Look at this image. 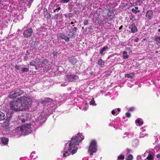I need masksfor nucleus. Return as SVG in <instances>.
<instances>
[{"label": "nucleus", "mask_w": 160, "mask_h": 160, "mask_svg": "<svg viewBox=\"0 0 160 160\" xmlns=\"http://www.w3.org/2000/svg\"><path fill=\"white\" fill-rule=\"evenodd\" d=\"M29 103H30V99L26 96H22L11 102L10 105L13 110L22 111L28 108Z\"/></svg>", "instance_id": "obj_1"}, {"label": "nucleus", "mask_w": 160, "mask_h": 160, "mask_svg": "<svg viewBox=\"0 0 160 160\" xmlns=\"http://www.w3.org/2000/svg\"><path fill=\"white\" fill-rule=\"evenodd\" d=\"M84 139V136L80 133L78 134L77 136L72 137L69 144V151L70 152L72 148H74L76 145H78L79 143Z\"/></svg>", "instance_id": "obj_2"}, {"label": "nucleus", "mask_w": 160, "mask_h": 160, "mask_svg": "<svg viewBox=\"0 0 160 160\" xmlns=\"http://www.w3.org/2000/svg\"><path fill=\"white\" fill-rule=\"evenodd\" d=\"M31 124H26L17 128L15 129V131L19 134L25 136L31 133Z\"/></svg>", "instance_id": "obj_3"}, {"label": "nucleus", "mask_w": 160, "mask_h": 160, "mask_svg": "<svg viewBox=\"0 0 160 160\" xmlns=\"http://www.w3.org/2000/svg\"><path fill=\"white\" fill-rule=\"evenodd\" d=\"M97 142L95 140H92L89 145L88 152L90 155H92L93 153L97 152Z\"/></svg>", "instance_id": "obj_4"}, {"label": "nucleus", "mask_w": 160, "mask_h": 160, "mask_svg": "<svg viewBox=\"0 0 160 160\" xmlns=\"http://www.w3.org/2000/svg\"><path fill=\"white\" fill-rule=\"evenodd\" d=\"M66 79L67 81L71 82L78 80L79 77L77 75L70 74L66 75Z\"/></svg>", "instance_id": "obj_5"}, {"label": "nucleus", "mask_w": 160, "mask_h": 160, "mask_svg": "<svg viewBox=\"0 0 160 160\" xmlns=\"http://www.w3.org/2000/svg\"><path fill=\"white\" fill-rule=\"evenodd\" d=\"M33 30L31 28H29L24 31L23 35L26 38H28L31 37L32 33Z\"/></svg>", "instance_id": "obj_6"}, {"label": "nucleus", "mask_w": 160, "mask_h": 160, "mask_svg": "<svg viewBox=\"0 0 160 160\" xmlns=\"http://www.w3.org/2000/svg\"><path fill=\"white\" fill-rule=\"evenodd\" d=\"M78 30V28L76 27H74L72 30H69V33L68 35L69 36L70 38H74L75 37L76 33Z\"/></svg>", "instance_id": "obj_7"}, {"label": "nucleus", "mask_w": 160, "mask_h": 160, "mask_svg": "<svg viewBox=\"0 0 160 160\" xmlns=\"http://www.w3.org/2000/svg\"><path fill=\"white\" fill-rule=\"evenodd\" d=\"M68 60L71 64L73 65H75L78 61L75 56H72L69 57L68 58Z\"/></svg>", "instance_id": "obj_8"}, {"label": "nucleus", "mask_w": 160, "mask_h": 160, "mask_svg": "<svg viewBox=\"0 0 160 160\" xmlns=\"http://www.w3.org/2000/svg\"><path fill=\"white\" fill-rule=\"evenodd\" d=\"M153 12L152 10H148L146 13V17L148 19L151 20L153 17Z\"/></svg>", "instance_id": "obj_9"}, {"label": "nucleus", "mask_w": 160, "mask_h": 160, "mask_svg": "<svg viewBox=\"0 0 160 160\" xmlns=\"http://www.w3.org/2000/svg\"><path fill=\"white\" fill-rule=\"evenodd\" d=\"M110 13L109 12L107 13V15L106 16V19H107L110 21L114 20L115 18V15L114 14H110Z\"/></svg>", "instance_id": "obj_10"}, {"label": "nucleus", "mask_w": 160, "mask_h": 160, "mask_svg": "<svg viewBox=\"0 0 160 160\" xmlns=\"http://www.w3.org/2000/svg\"><path fill=\"white\" fill-rule=\"evenodd\" d=\"M18 96L16 90L10 92L9 94V97L12 99L15 98Z\"/></svg>", "instance_id": "obj_11"}, {"label": "nucleus", "mask_w": 160, "mask_h": 160, "mask_svg": "<svg viewBox=\"0 0 160 160\" xmlns=\"http://www.w3.org/2000/svg\"><path fill=\"white\" fill-rule=\"evenodd\" d=\"M44 16L45 18H50L51 17V14L48 12L47 9L44 8Z\"/></svg>", "instance_id": "obj_12"}, {"label": "nucleus", "mask_w": 160, "mask_h": 160, "mask_svg": "<svg viewBox=\"0 0 160 160\" xmlns=\"http://www.w3.org/2000/svg\"><path fill=\"white\" fill-rule=\"evenodd\" d=\"M59 37L63 39H64L66 42H69L70 41L69 38L62 33H60Z\"/></svg>", "instance_id": "obj_13"}, {"label": "nucleus", "mask_w": 160, "mask_h": 160, "mask_svg": "<svg viewBox=\"0 0 160 160\" xmlns=\"http://www.w3.org/2000/svg\"><path fill=\"white\" fill-rule=\"evenodd\" d=\"M52 99L50 98H45L41 101L42 104H46L50 102H52Z\"/></svg>", "instance_id": "obj_14"}, {"label": "nucleus", "mask_w": 160, "mask_h": 160, "mask_svg": "<svg viewBox=\"0 0 160 160\" xmlns=\"http://www.w3.org/2000/svg\"><path fill=\"white\" fill-rule=\"evenodd\" d=\"M131 32L132 33H134L137 32L138 31L137 28L136 27L134 23H133L130 27Z\"/></svg>", "instance_id": "obj_15"}, {"label": "nucleus", "mask_w": 160, "mask_h": 160, "mask_svg": "<svg viewBox=\"0 0 160 160\" xmlns=\"http://www.w3.org/2000/svg\"><path fill=\"white\" fill-rule=\"evenodd\" d=\"M155 41H156V43L158 46H160V36H156L155 37Z\"/></svg>", "instance_id": "obj_16"}, {"label": "nucleus", "mask_w": 160, "mask_h": 160, "mask_svg": "<svg viewBox=\"0 0 160 160\" xmlns=\"http://www.w3.org/2000/svg\"><path fill=\"white\" fill-rule=\"evenodd\" d=\"M16 90L18 96L22 95L24 93V91L22 89H18Z\"/></svg>", "instance_id": "obj_17"}, {"label": "nucleus", "mask_w": 160, "mask_h": 160, "mask_svg": "<svg viewBox=\"0 0 160 160\" xmlns=\"http://www.w3.org/2000/svg\"><path fill=\"white\" fill-rule=\"evenodd\" d=\"M125 76L128 78L132 79L134 77V75L133 73H131L129 74H125Z\"/></svg>", "instance_id": "obj_18"}, {"label": "nucleus", "mask_w": 160, "mask_h": 160, "mask_svg": "<svg viewBox=\"0 0 160 160\" xmlns=\"http://www.w3.org/2000/svg\"><path fill=\"white\" fill-rule=\"evenodd\" d=\"M2 143L4 145H6L8 144V138H2Z\"/></svg>", "instance_id": "obj_19"}, {"label": "nucleus", "mask_w": 160, "mask_h": 160, "mask_svg": "<svg viewBox=\"0 0 160 160\" xmlns=\"http://www.w3.org/2000/svg\"><path fill=\"white\" fill-rule=\"evenodd\" d=\"M5 118V116L4 113L0 111V121L4 120Z\"/></svg>", "instance_id": "obj_20"}, {"label": "nucleus", "mask_w": 160, "mask_h": 160, "mask_svg": "<svg viewBox=\"0 0 160 160\" xmlns=\"http://www.w3.org/2000/svg\"><path fill=\"white\" fill-rule=\"evenodd\" d=\"M98 63L99 66L101 67L104 64L105 62L102 59H100L98 60Z\"/></svg>", "instance_id": "obj_21"}, {"label": "nucleus", "mask_w": 160, "mask_h": 160, "mask_svg": "<svg viewBox=\"0 0 160 160\" xmlns=\"http://www.w3.org/2000/svg\"><path fill=\"white\" fill-rule=\"evenodd\" d=\"M62 15L61 13H58L55 15V17L56 18V19L58 20L62 18Z\"/></svg>", "instance_id": "obj_22"}, {"label": "nucleus", "mask_w": 160, "mask_h": 160, "mask_svg": "<svg viewBox=\"0 0 160 160\" xmlns=\"http://www.w3.org/2000/svg\"><path fill=\"white\" fill-rule=\"evenodd\" d=\"M135 122L138 123L139 126H141L142 125L143 123V122L142 121H140V120L139 119L135 120Z\"/></svg>", "instance_id": "obj_23"}, {"label": "nucleus", "mask_w": 160, "mask_h": 160, "mask_svg": "<svg viewBox=\"0 0 160 160\" xmlns=\"http://www.w3.org/2000/svg\"><path fill=\"white\" fill-rule=\"evenodd\" d=\"M29 71V68H21V73H22L25 72H27Z\"/></svg>", "instance_id": "obj_24"}, {"label": "nucleus", "mask_w": 160, "mask_h": 160, "mask_svg": "<svg viewBox=\"0 0 160 160\" xmlns=\"http://www.w3.org/2000/svg\"><path fill=\"white\" fill-rule=\"evenodd\" d=\"M105 19H104L102 20L101 19L99 18L98 20V23L99 25H102L104 24V21H105Z\"/></svg>", "instance_id": "obj_25"}, {"label": "nucleus", "mask_w": 160, "mask_h": 160, "mask_svg": "<svg viewBox=\"0 0 160 160\" xmlns=\"http://www.w3.org/2000/svg\"><path fill=\"white\" fill-rule=\"evenodd\" d=\"M108 49V47L107 46H104L103 48L101 49L100 51V54L101 55H102L103 54V52L105 50Z\"/></svg>", "instance_id": "obj_26"}, {"label": "nucleus", "mask_w": 160, "mask_h": 160, "mask_svg": "<svg viewBox=\"0 0 160 160\" xmlns=\"http://www.w3.org/2000/svg\"><path fill=\"white\" fill-rule=\"evenodd\" d=\"M123 58L124 59L127 58L129 57V56L128 55H127V52L126 51H124V52H123Z\"/></svg>", "instance_id": "obj_27"}, {"label": "nucleus", "mask_w": 160, "mask_h": 160, "mask_svg": "<svg viewBox=\"0 0 160 160\" xmlns=\"http://www.w3.org/2000/svg\"><path fill=\"white\" fill-rule=\"evenodd\" d=\"M147 159L148 160H153V157L152 155L151 154H149L147 157Z\"/></svg>", "instance_id": "obj_28"}, {"label": "nucleus", "mask_w": 160, "mask_h": 160, "mask_svg": "<svg viewBox=\"0 0 160 160\" xmlns=\"http://www.w3.org/2000/svg\"><path fill=\"white\" fill-rule=\"evenodd\" d=\"M36 62L34 60H32L30 63V65L32 66H33L35 67H36Z\"/></svg>", "instance_id": "obj_29"}, {"label": "nucleus", "mask_w": 160, "mask_h": 160, "mask_svg": "<svg viewBox=\"0 0 160 160\" xmlns=\"http://www.w3.org/2000/svg\"><path fill=\"white\" fill-rule=\"evenodd\" d=\"M77 149L75 148V147L74 148H73L71 150V153H72V154H73L77 152Z\"/></svg>", "instance_id": "obj_30"}, {"label": "nucleus", "mask_w": 160, "mask_h": 160, "mask_svg": "<svg viewBox=\"0 0 160 160\" xmlns=\"http://www.w3.org/2000/svg\"><path fill=\"white\" fill-rule=\"evenodd\" d=\"M118 159L123 160H124L125 158V157L124 155L122 154L118 156Z\"/></svg>", "instance_id": "obj_31"}, {"label": "nucleus", "mask_w": 160, "mask_h": 160, "mask_svg": "<svg viewBox=\"0 0 160 160\" xmlns=\"http://www.w3.org/2000/svg\"><path fill=\"white\" fill-rule=\"evenodd\" d=\"M95 103V101L94 100V98H92L91 100L89 102V104L91 105H94Z\"/></svg>", "instance_id": "obj_32"}, {"label": "nucleus", "mask_w": 160, "mask_h": 160, "mask_svg": "<svg viewBox=\"0 0 160 160\" xmlns=\"http://www.w3.org/2000/svg\"><path fill=\"white\" fill-rule=\"evenodd\" d=\"M131 11L135 14H136L137 12H139L140 11V10H136L134 8L132 9Z\"/></svg>", "instance_id": "obj_33"}, {"label": "nucleus", "mask_w": 160, "mask_h": 160, "mask_svg": "<svg viewBox=\"0 0 160 160\" xmlns=\"http://www.w3.org/2000/svg\"><path fill=\"white\" fill-rule=\"evenodd\" d=\"M48 62V60L45 59L43 60L40 62L42 64L44 65L45 62L47 63Z\"/></svg>", "instance_id": "obj_34"}, {"label": "nucleus", "mask_w": 160, "mask_h": 160, "mask_svg": "<svg viewBox=\"0 0 160 160\" xmlns=\"http://www.w3.org/2000/svg\"><path fill=\"white\" fill-rule=\"evenodd\" d=\"M57 7V8L53 10L54 12H55L57 11L58 12V11L61 10V8L60 7L58 8H57V7Z\"/></svg>", "instance_id": "obj_35"}, {"label": "nucleus", "mask_w": 160, "mask_h": 160, "mask_svg": "<svg viewBox=\"0 0 160 160\" xmlns=\"http://www.w3.org/2000/svg\"><path fill=\"white\" fill-rule=\"evenodd\" d=\"M70 0H60V2L62 3H67L70 1Z\"/></svg>", "instance_id": "obj_36"}, {"label": "nucleus", "mask_w": 160, "mask_h": 160, "mask_svg": "<svg viewBox=\"0 0 160 160\" xmlns=\"http://www.w3.org/2000/svg\"><path fill=\"white\" fill-rule=\"evenodd\" d=\"M132 158L133 156L131 154H130L127 157L128 160H132Z\"/></svg>", "instance_id": "obj_37"}, {"label": "nucleus", "mask_w": 160, "mask_h": 160, "mask_svg": "<svg viewBox=\"0 0 160 160\" xmlns=\"http://www.w3.org/2000/svg\"><path fill=\"white\" fill-rule=\"evenodd\" d=\"M83 24L84 25H87L88 24V22L87 20H85L83 22Z\"/></svg>", "instance_id": "obj_38"}, {"label": "nucleus", "mask_w": 160, "mask_h": 160, "mask_svg": "<svg viewBox=\"0 0 160 160\" xmlns=\"http://www.w3.org/2000/svg\"><path fill=\"white\" fill-rule=\"evenodd\" d=\"M126 116L127 118H129L131 117V114L129 112H127L126 113Z\"/></svg>", "instance_id": "obj_39"}, {"label": "nucleus", "mask_w": 160, "mask_h": 160, "mask_svg": "<svg viewBox=\"0 0 160 160\" xmlns=\"http://www.w3.org/2000/svg\"><path fill=\"white\" fill-rule=\"evenodd\" d=\"M53 54L54 57H55V56H56L58 54L57 52L56 51H54L53 52Z\"/></svg>", "instance_id": "obj_40"}, {"label": "nucleus", "mask_w": 160, "mask_h": 160, "mask_svg": "<svg viewBox=\"0 0 160 160\" xmlns=\"http://www.w3.org/2000/svg\"><path fill=\"white\" fill-rule=\"evenodd\" d=\"M140 2H141V3H142V2L141 1V0H137L136 1V2L138 4L139 3V4H140Z\"/></svg>", "instance_id": "obj_41"}, {"label": "nucleus", "mask_w": 160, "mask_h": 160, "mask_svg": "<svg viewBox=\"0 0 160 160\" xmlns=\"http://www.w3.org/2000/svg\"><path fill=\"white\" fill-rule=\"evenodd\" d=\"M15 68L17 70H19L20 69L19 66L17 65H16L15 66Z\"/></svg>", "instance_id": "obj_42"}, {"label": "nucleus", "mask_w": 160, "mask_h": 160, "mask_svg": "<svg viewBox=\"0 0 160 160\" xmlns=\"http://www.w3.org/2000/svg\"><path fill=\"white\" fill-rule=\"evenodd\" d=\"M139 40V38H137L134 39V41L135 42H138Z\"/></svg>", "instance_id": "obj_43"}, {"label": "nucleus", "mask_w": 160, "mask_h": 160, "mask_svg": "<svg viewBox=\"0 0 160 160\" xmlns=\"http://www.w3.org/2000/svg\"><path fill=\"white\" fill-rule=\"evenodd\" d=\"M111 113L112 115H115V112L114 110H112V111H111Z\"/></svg>", "instance_id": "obj_44"}, {"label": "nucleus", "mask_w": 160, "mask_h": 160, "mask_svg": "<svg viewBox=\"0 0 160 160\" xmlns=\"http://www.w3.org/2000/svg\"><path fill=\"white\" fill-rule=\"evenodd\" d=\"M112 10H111L112 11V12H114V11H115V9L114 8V7H112Z\"/></svg>", "instance_id": "obj_45"}, {"label": "nucleus", "mask_w": 160, "mask_h": 160, "mask_svg": "<svg viewBox=\"0 0 160 160\" xmlns=\"http://www.w3.org/2000/svg\"><path fill=\"white\" fill-rule=\"evenodd\" d=\"M51 66H50V67H48V68L47 69V70H49L50 69H51Z\"/></svg>", "instance_id": "obj_46"}, {"label": "nucleus", "mask_w": 160, "mask_h": 160, "mask_svg": "<svg viewBox=\"0 0 160 160\" xmlns=\"http://www.w3.org/2000/svg\"><path fill=\"white\" fill-rule=\"evenodd\" d=\"M5 126L6 127L8 126L9 125V124H8V122L6 124V122H5Z\"/></svg>", "instance_id": "obj_47"}, {"label": "nucleus", "mask_w": 160, "mask_h": 160, "mask_svg": "<svg viewBox=\"0 0 160 160\" xmlns=\"http://www.w3.org/2000/svg\"><path fill=\"white\" fill-rule=\"evenodd\" d=\"M127 152L128 153H129L131 151V150L128 148L127 149Z\"/></svg>", "instance_id": "obj_48"}, {"label": "nucleus", "mask_w": 160, "mask_h": 160, "mask_svg": "<svg viewBox=\"0 0 160 160\" xmlns=\"http://www.w3.org/2000/svg\"><path fill=\"white\" fill-rule=\"evenodd\" d=\"M123 27V26H120V27H119V29L120 30Z\"/></svg>", "instance_id": "obj_49"}, {"label": "nucleus", "mask_w": 160, "mask_h": 160, "mask_svg": "<svg viewBox=\"0 0 160 160\" xmlns=\"http://www.w3.org/2000/svg\"><path fill=\"white\" fill-rule=\"evenodd\" d=\"M157 157L158 158H159L160 157V155L159 154H157Z\"/></svg>", "instance_id": "obj_50"}, {"label": "nucleus", "mask_w": 160, "mask_h": 160, "mask_svg": "<svg viewBox=\"0 0 160 160\" xmlns=\"http://www.w3.org/2000/svg\"><path fill=\"white\" fill-rule=\"evenodd\" d=\"M134 109V108H132L130 109V110L131 111H133V109Z\"/></svg>", "instance_id": "obj_51"}, {"label": "nucleus", "mask_w": 160, "mask_h": 160, "mask_svg": "<svg viewBox=\"0 0 160 160\" xmlns=\"http://www.w3.org/2000/svg\"><path fill=\"white\" fill-rule=\"evenodd\" d=\"M117 110L118 111V112H120V109L119 108H117Z\"/></svg>", "instance_id": "obj_52"}, {"label": "nucleus", "mask_w": 160, "mask_h": 160, "mask_svg": "<svg viewBox=\"0 0 160 160\" xmlns=\"http://www.w3.org/2000/svg\"><path fill=\"white\" fill-rule=\"evenodd\" d=\"M63 156L64 157H65L66 156V154L65 153H63Z\"/></svg>", "instance_id": "obj_53"}, {"label": "nucleus", "mask_w": 160, "mask_h": 160, "mask_svg": "<svg viewBox=\"0 0 160 160\" xmlns=\"http://www.w3.org/2000/svg\"><path fill=\"white\" fill-rule=\"evenodd\" d=\"M135 9L136 10V9H138V7H135Z\"/></svg>", "instance_id": "obj_54"}, {"label": "nucleus", "mask_w": 160, "mask_h": 160, "mask_svg": "<svg viewBox=\"0 0 160 160\" xmlns=\"http://www.w3.org/2000/svg\"><path fill=\"white\" fill-rule=\"evenodd\" d=\"M68 151L67 150L65 152L66 153H68Z\"/></svg>", "instance_id": "obj_55"}, {"label": "nucleus", "mask_w": 160, "mask_h": 160, "mask_svg": "<svg viewBox=\"0 0 160 160\" xmlns=\"http://www.w3.org/2000/svg\"><path fill=\"white\" fill-rule=\"evenodd\" d=\"M74 24V23L73 22H71L70 23V24L72 25H73Z\"/></svg>", "instance_id": "obj_56"}, {"label": "nucleus", "mask_w": 160, "mask_h": 160, "mask_svg": "<svg viewBox=\"0 0 160 160\" xmlns=\"http://www.w3.org/2000/svg\"><path fill=\"white\" fill-rule=\"evenodd\" d=\"M82 29H84V27H82Z\"/></svg>", "instance_id": "obj_57"}, {"label": "nucleus", "mask_w": 160, "mask_h": 160, "mask_svg": "<svg viewBox=\"0 0 160 160\" xmlns=\"http://www.w3.org/2000/svg\"><path fill=\"white\" fill-rule=\"evenodd\" d=\"M158 32H160V29H159L158 30Z\"/></svg>", "instance_id": "obj_58"}, {"label": "nucleus", "mask_w": 160, "mask_h": 160, "mask_svg": "<svg viewBox=\"0 0 160 160\" xmlns=\"http://www.w3.org/2000/svg\"><path fill=\"white\" fill-rule=\"evenodd\" d=\"M35 67L36 69L37 70V67Z\"/></svg>", "instance_id": "obj_59"}, {"label": "nucleus", "mask_w": 160, "mask_h": 160, "mask_svg": "<svg viewBox=\"0 0 160 160\" xmlns=\"http://www.w3.org/2000/svg\"><path fill=\"white\" fill-rule=\"evenodd\" d=\"M74 25H73L72 26V27H74Z\"/></svg>", "instance_id": "obj_60"}]
</instances>
